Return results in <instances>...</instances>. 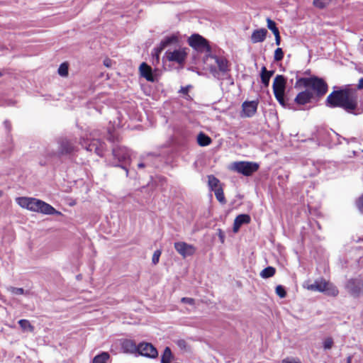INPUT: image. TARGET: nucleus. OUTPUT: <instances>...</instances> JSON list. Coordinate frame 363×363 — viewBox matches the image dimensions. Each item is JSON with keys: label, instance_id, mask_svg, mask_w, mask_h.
Returning a JSON list of instances; mask_svg holds the SVG:
<instances>
[{"label": "nucleus", "instance_id": "obj_1", "mask_svg": "<svg viewBox=\"0 0 363 363\" xmlns=\"http://www.w3.org/2000/svg\"><path fill=\"white\" fill-rule=\"evenodd\" d=\"M325 105L329 108H341L348 113L358 114V93L350 84L334 90L327 97Z\"/></svg>", "mask_w": 363, "mask_h": 363}, {"label": "nucleus", "instance_id": "obj_2", "mask_svg": "<svg viewBox=\"0 0 363 363\" xmlns=\"http://www.w3.org/2000/svg\"><path fill=\"white\" fill-rule=\"evenodd\" d=\"M203 69L209 71L212 76L222 80L229 75L231 64L223 55L214 52L212 50L203 57Z\"/></svg>", "mask_w": 363, "mask_h": 363}, {"label": "nucleus", "instance_id": "obj_3", "mask_svg": "<svg viewBox=\"0 0 363 363\" xmlns=\"http://www.w3.org/2000/svg\"><path fill=\"white\" fill-rule=\"evenodd\" d=\"M16 203L22 208H25L28 211L42 213L44 215H61V212L57 211L49 203L34 198L21 196L16 198Z\"/></svg>", "mask_w": 363, "mask_h": 363}, {"label": "nucleus", "instance_id": "obj_4", "mask_svg": "<svg viewBox=\"0 0 363 363\" xmlns=\"http://www.w3.org/2000/svg\"><path fill=\"white\" fill-rule=\"evenodd\" d=\"M303 86L311 89L317 97L325 95L328 91L327 83L321 78L318 77H301L296 80L295 87Z\"/></svg>", "mask_w": 363, "mask_h": 363}, {"label": "nucleus", "instance_id": "obj_5", "mask_svg": "<svg viewBox=\"0 0 363 363\" xmlns=\"http://www.w3.org/2000/svg\"><path fill=\"white\" fill-rule=\"evenodd\" d=\"M305 284L308 290L323 292L329 296L336 297L339 294L337 288L333 283L323 278L316 279L313 283L308 281Z\"/></svg>", "mask_w": 363, "mask_h": 363}, {"label": "nucleus", "instance_id": "obj_6", "mask_svg": "<svg viewBox=\"0 0 363 363\" xmlns=\"http://www.w3.org/2000/svg\"><path fill=\"white\" fill-rule=\"evenodd\" d=\"M286 80L284 76L278 74L274 79L272 89L274 96L279 103L283 106H289L288 99H285L284 93L286 89Z\"/></svg>", "mask_w": 363, "mask_h": 363}, {"label": "nucleus", "instance_id": "obj_7", "mask_svg": "<svg viewBox=\"0 0 363 363\" xmlns=\"http://www.w3.org/2000/svg\"><path fill=\"white\" fill-rule=\"evenodd\" d=\"M189 45L199 52L208 54L212 50L208 41L199 34L194 33L188 38Z\"/></svg>", "mask_w": 363, "mask_h": 363}, {"label": "nucleus", "instance_id": "obj_8", "mask_svg": "<svg viewBox=\"0 0 363 363\" xmlns=\"http://www.w3.org/2000/svg\"><path fill=\"white\" fill-rule=\"evenodd\" d=\"M259 169V164L253 162H235L232 164L231 169L245 176H250Z\"/></svg>", "mask_w": 363, "mask_h": 363}, {"label": "nucleus", "instance_id": "obj_9", "mask_svg": "<svg viewBox=\"0 0 363 363\" xmlns=\"http://www.w3.org/2000/svg\"><path fill=\"white\" fill-rule=\"evenodd\" d=\"M74 150V143L72 140L62 138L57 140V150L56 154L59 156L70 154Z\"/></svg>", "mask_w": 363, "mask_h": 363}, {"label": "nucleus", "instance_id": "obj_10", "mask_svg": "<svg viewBox=\"0 0 363 363\" xmlns=\"http://www.w3.org/2000/svg\"><path fill=\"white\" fill-rule=\"evenodd\" d=\"M346 288L352 296L358 297L363 293V279H351L347 281Z\"/></svg>", "mask_w": 363, "mask_h": 363}, {"label": "nucleus", "instance_id": "obj_11", "mask_svg": "<svg viewBox=\"0 0 363 363\" xmlns=\"http://www.w3.org/2000/svg\"><path fill=\"white\" fill-rule=\"evenodd\" d=\"M138 352L142 355L150 358H156L158 355L157 349L148 342H141L138 345Z\"/></svg>", "mask_w": 363, "mask_h": 363}, {"label": "nucleus", "instance_id": "obj_12", "mask_svg": "<svg viewBox=\"0 0 363 363\" xmlns=\"http://www.w3.org/2000/svg\"><path fill=\"white\" fill-rule=\"evenodd\" d=\"M179 43V38L176 35H172L170 37H167L163 41H162L158 48L154 49L152 55L155 56L157 60H159L160 53L164 50L165 48L168 46L174 45L176 43Z\"/></svg>", "mask_w": 363, "mask_h": 363}, {"label": "nucleus", "instance_id": "obj_13", "mask_svg": "<svg viewBox=\"0 0 363 363\" xmlns=\"http://www.w3.org/2000/svg\"><path fill=\"white\" fill-rule=\"evenodd\" d=\"M314 99V94L309 89H306L297 94L294 99L296 105L303 106L309 104Z\"/></svg>", "mask_w": 363, "mask_h": 363}, {"label": "nucleus", "instance_id": "obj_14", "mask_svg": "<svg viewBox=\"0 0 363 363\" xmlns=\"http://www.w3.org/2000/svg\"><path fill=\"white\" fill-rule=\"evenodd\" d=\"M258 103L255 101H245L242 104V117H252L257 112Z\"/></svg>", "mask_w": 363, "mask_h": 363}, {"label": "nucleus", "instance_id": "obj_15", "mask_svg": "<svg viewBox=\"0 0 363 363\" xmlns=\"http://www.w3.org/2000/svg\"><path fill=\"white\" fill-rule=\"evenodd\" d=\"M165 57L169 62H176L179 65L182 64V50L181 47L178 45L177 48L172 49L169 48L166 53Z\"/></svg>", "mask_w": 363, "mask_h": 363}, {"label": "nucleus", "instance_id": "obj_16", "mask_svg": "<svg viewBox=\"0 0 363 363\" xmlns=\"http://www.w3.org/2000/svg\"><path fill=\"white\" fill-rule=\"evenodd\" d=\"M251 221V218L248 214H240L234 220L233 230L237 233L242 225L248 224Z\"/></svg>", "mask_w": 363, "mask_h": 363}, {"label": "nucleus", "instance_id": "obj_17", "mask_svg": "<svg viewBox=\"0 0 363 363\" xmlns=\"http://www.w3.org/2000/svg\"><path fill=\"white\" fill-rule=\"evenodd\" d=\"M141 77H144L148 82H154L155 78L152 74V68L145 62H143L139 67Z\"/></svg>", "mask_w": 363, "mask_h": 363}, {"label": "nucleus", "instance_id": "obj_18", "mask_svg": "<svg viewBox=\"0 0 363 363\" xmlns=\"http://www.w3.org/2000/svg\"><path fill=\"white\" fill-rule=\"evenodd\" d=\"M267 33V30L265 28L255 30L251 35V41L253 43L263 42L266 38Z\"/></svg>", "mask_w": 363, "mask_h": 363}, {"label": "nucleus", "instance_id": "obj_19", "mask_svg": "<svg viewBox=\"0 0 363 363\" xmlns=\"http://www.w3.org/2000/svg\"><path fill=\"white\" fill-rule=\"evenodd\" d=\"M122 350L126 353H135L138 350V345L131 340H124L121 344Z\"/></svg>", "mask_w": 363, "mask_h": 363}, {"label": "nucleus", "instance_id": "obj_20", "mask_svg": "<svg viewBox=\"0 0 363 363\" xmlns=\"http://www.w3.org/2000/svg\"><path fill=\"white\" fill-rule=\"evenodd\" d=\"M18 324L23 332H34L35 328L28 320L21 319L18 320Z\"/></svg>", "mask_w": 363, "mask_h": 363}, {"label": "nucleus", "instance_id": "obj_21", "mask_svg": "<svg viewBox=\"0 0 363 363\" xmlns=\"http://www.w3.org/2000/svg\"><path fill=\"white\" fill-rule=\"evenodd\" d=\"M197 142L200 146L205 147L212 142L211 138L203 133H200L197 136Z\"/></svg>", "mask_w": 363, "mask_h": 363}, {"label": "nucleus", "instance_id": "obj_22", "mask_svg": "<svg viewBox=\"0 0 363 363\" xmlns=\"http://www.w3.org/2000/svg\"><path fill=\"white\" fill-rule=\"evenodd\" d=\"M113 155L119 160L122 161L126 160L130 157L128 151L123 149L113 150Z\"/></svg>", "mask_w": 363, "mask_h": 363}, {"label": "nucleus", "instance_id": "obj_23", "mask_svg": "<svg viewBox=\"0 0 363 363\" xmlns=\"http://www.w3.org/2000/svg\"><path fill=\"white\" fill-rule=\"evenodd\" d=\"M208 184L211 191H213L216 188H220V183L218 179L213 175L208 176Z\"/></svg>", "mask_w": 363, "mask_h": 363}, {"label": "nucleus", "instance_id": "obj_24", "mask_svg": "<svg viewBox=\"0 0 363 363\" xmlns=\"http://www.w3.org/2000/svg\"><path fill=\"white\" fill-rule=\"evenodd\" d=\"M173 359L172 353L169 347H166L161 357V363H171Z\"/></svg>", "mask_w": 363, "mask_h": 363}, {"label": "nucleus", "instance_id": "obj_25", "mask_svg": "<svg viewBox=\"0 0 363 363\" xmlns=\"http://www.w3.org/2000/svg\"><path fill=\"white\" fill-rule=\"evenodd\" d=\"M109 358V354L106 352H103L94 357L92 363H106Z\"/></svg>", "mask_w": 363, "mask_h": 363}, {"label": "nucleus", "instance_id": "obj_26", "mask_svg": "<svg viewBox=\"0 0 363 363\" xmlns=\"http://www.w3.org/2000/svg\"><path fill=\"white\" fill-rule=\"evenodd\" d=\"M213 191H214L215 196L217 200L222 204H225L226 203L225 198L224 196L223 190L222 187L216 188Z\"/></svg>", "mask_w": 363, "mask_h": 363}, {"label": "nucleus", "instance_id": "obj_27", "mask_svg": "<svg viewBox=\"0 0 363 363\" xmlns=\"http://www.w3.org/2000/svg\"><path fill=\"white\" fill-rule=\"evenodd\" d=\"M195 250L196 249L193 245L183 242V257L192 255Z\"/></svg>", "mask_w": 363, "mask_h": 363}, {"label": "nucleus", "instance_id": "obj_28", "mask_svg": "<svg viewBox=\"0 0 363 363\" xmlns=\"http://www.w3.org/2000/svg\"><path fill=\"white\" fill-rule=\"evenodd\" d=\"M261 82L264 86H268L269 84L270 77L266 74V67L263 66L260 73Z\"/></svg>", "mask_w": 363, "mask_h": 363}, {"label": "nucleus", "instance_id": "obj_29", "mask_svg": "<svg viewBox=\"0 0 363 363\" xmlns=\"http://www.w3.org/2000/svg\"><path fill=\"white\" fill-rule=\"evenodd\" d=\"M267 28L273 33L274 35L279 33V30L277 27L276 23L268 18L267 19Z\"/></svg>", "mask_w": 363, "mask_h": 363}, {"label": "nucleus", "instance_id": "obj_30", "mask_svg": "<svg viewBox=\"0 0 363 363\" xmlns=\"http://www.w3.org/2000/svg\"><path fill=\"white\" fill-rule=\"evenodd\" d=\"M331 0H313V4L318 9L325 8L330 2Z\"/></svg>", "mask_w": 363, "mask_h": 363}, {"label": "nucleus", "instance_id": "obj_31", "mask_svg": "<svg viewBox=\"0 0 363 363\" xmlns=\"http://www.w3.org/2000/svg\"><path fill=\"white\" fill-rule=\"evenodd\" d=\"M57 72L60 76L67 77L68 75V65L67 63H62Z\"/></svg>", "mask_w": 363, "mask_h": 363}, {"label": "nucleus", "instance_id": "obj_32", "mask_svg": "<svg viewBox=\"0 0 363 363\" xmlns=\"http://www.w3.org/2000/svg\"><path fill=\"white\" fill-rule=\"evenodd\" d=\"M334 345V342L332 337H328L325 338L323 341V348L325 350H330L333 347Z\"/></svg>", "mask_w": 363, "mask_h": 363}, {"label": "nucleus", "instance_id": "obj_33", "mask_svg": "<svg viewBox=\"0 0 363 363\" xmlns=\"http://www.w3.org/2000/svg\"><path fill=\"white\" fill-rule=\"evenodd\" d=\"M284 57V52L281 48H278L274 52V60L277 62L281 61Z\"/></svg>", "mask_w": 363, "mask_h": 363}, {"label": "nucleus", "instance_id": "obj_34", "mask_svg": "<svg viewBox=\"0 0 363 363\" xmlns=\"http://www.w3.org/2000/svg\"><path fill=\"white\" fill-rule=\"evenodd\" d=\"M161 254H162L161 250H157L154 252L152 257V262L154 264H156L158 263Z\"/></svg>", "mask_w": 363, "mask_h": 363}, {"label": "nucleus", "instance_id": "obj_35", "mask_svg": "<svg viewBox=\"0 0 363 363\" xmlns=\"http://www.w3.org/2000/svg\"><path fill=\"white\" fill-rule=\"evenodd\" d=\"M276 294L280 297V298H284L286 296V292L284 289V288L281 285H278L276 287Z\"/></svg>", "mask_w": 363, "mask_h": 363}, {"label": "nucleus", "instance_id": "obj_36", "mask_svg": "<svg viewBox=\"0 0 363 363\" xmlns=\"http://www.w3.org/2000/svg\"><path fill=\"white\" fill-rule=\"evenodd\" d=\"M191 86H186V87H183V99H185L188 101H191L193 99L192 96L188 94V91Z\"/></svg>", "mask_w": 363, "mask_h": 363}, {"label": "nucleus", "instance_id": "obj_37", "mask_svg": "<svg viewBox=\"0 0 363 363\" xmlns=\"http://www.w3.org/2000/svg\"><path fill=\"white\" fill-rule=\"evenodd\" d=\"M9 291L15 295H21L24 294V289L23 288L11 287Z\"/></svg>", "mask_w": 363, "mask_h": 363}, {"label": "nucleus", "instance_id": "obj_38", "mask_svg": "<svg viewBox=\"0 0 363 363\" xmlns=\"http://www.w3.org/2000/svg\"><path fill=\"white\" fill-rule=\"evenodd\" d=\"M357 206L359 210L362 213H363V194L359 198L358 201H357Z\"/></svg>", "mask_w": 363, "mask_h": 363}, {"label": "nucleus", "instance_id": "obj_39", "mask_svg": "<svg viewBox=\"0 0 363 363\" xmlns=\"http://www.w3.org/2000/svg\"><path fill=\"white\" fill-rule=\"evenodd\" d=\"M281 363H301V362L298 359L286 358L282 360Z\"/></svg>", "mask_w": 363, "mask_h": 363}, {"label": "nucleus", "instance_id": "obj_40", "mask_svg": "<svg viewBox=\"0 0 363 363\" xmlns=\"http://www.w3.org/2000/svg\"><path fill=\"white\" fill-rule=\"evenodd\" d=\"M218 238H219L221 243H223L225 241V234L222 231V230H220V229L218 230Z\"/></svg>", "mask_w": 363, "mask_h": 363}, {"label": "nucleus", "instance_id": "obj_41", "mask_svg": "<svg viewBox=\"0 0 363 363\" xmlns=\"http://www.w3.org/2000/svg\"><path fill=\"white\" fill-rule=\"evenodd\" d=\"M261 272H275V269L272 267H268L263 269Z\"/></svg>", "mask_w": 363, "mask_h": 363}, {"label": "nucleus", "instance_id": "obj_42", "mask_svg": "<svg viewBox=\"0 0 363 363\" xmlns=\"http://www.w3.org/2000/svg\"><path fill=\"white\" fill-rule=\"evenodd\" d=\"M275 37V43L277 45H279L281 43V37L279 33H277L274 35Z\"/></svg>", "mask_w": 363, "mask_h": 363}, {"label": "nucleus", "instance_id": "obj_43", "mask_svg": "<svg viewBox=\"0 0 363 363\" xmlns=\"http://www.w3.org/2000/svg\"><path fill=\"white\" fill-rule=\"evenodd\" d=\"M183 303L194 304V300L193 298L183 297Z\"/></svg>", "mask_w": 363, "mask_h": 363}, {"label": "nucleus", "instance_id": "obj_44", "mask_svg": "<svg viewBox=\"0 0 363 363\" xmlns=\"http://www.w3.org/2000/svg\"><path fill=\"white\" fill-rule=\"evenodd\" d=\"M174 247H175L177 251L179 253L182 254V244L180 242H176L174 244Z\"/></svg>", "mask_w": 363, "mask_h": 363}, {"label": "nucleus", "instance_id": "obj_45", "mask_svg": "<svg viewBox=\"0 0 363 363\" xmlns=\"http://www.w3.org/2000/svg\"><path fill=\"white\" fill-rule=\"evenodd\" d=\"M357 90V89H363V78H361L359 80V82L357 84V87L355 88Z\"/></svg>", "mask_w": 363, "mask_h": 363}, {"label": "nucleus", "instance_id": "obj_46", "mask_svg": "<svg viewBox=\"0 0 363 363\" xmlns=\"http://www.w3.org/2000/svg\"><path fill=\"white\" fill-rule=\"evenodd\" d=\"M104 65L107 67H111V60L110 59H105L104 61Z\"/></svg>", "mask_w": 363, "mask_h": 363}, {"label": "nucleus", "instance_id": "obj_47", "mask_svg": "<svg viewBox=\"0 0 363 363\" xmlns=\"http://www.w3.org/2000/svg\"><path fill=\"white\" fill-rule=\"evenodd\" d=\"M354 241L356 242V243H358L359 244V245L358 246V247H363V238H358L357 240H354Z\"/></svg>", "mask_w": 363, "mask_h": 363}, {"label": "nucleus", "instance_id": "obj_48", "mask_svg": "<svg viewBox=\"0 0 363 363\" xmlns=\"http://www.w3.org/2000/svg\"><path fill=\"white\" fill-rule=\"evenodd\" d=\"M262 278L267 279L272 277L274 274H260Z\"/></svg>", "mask_w": 363, "mask_h": 363}, {"label": "nucleus", "instance_id": "obj_49", "mask_svg": "<svg viewBox=\"0 0 363 363\" xmlns=\"http://www.w3.org/2000/svg\"><path fill=\"white\" fill-rule=\"evenodd\" d=\"M266 74L271 78L274 75V70L268 71L266 69Z\"/></svg>", "mask_w": 363, "mask_h": 363}, {"label": "nucleus", "instance_id": "obj_50", "mask_svg": "<svg viewBox=\"0 0 363 363\" xmlns=\"http://www.w3.org/2000/svg\"><path fill=\"white\" fill-rule=\"evenodd\" d=\"M182 53H183V59H184L185 55H186V54H187L186 52V48H183Z\"/></svg>", "mask_w": 363, "mask_h": 363}, {"label": "nucleus", "instance_id": "obj_51", "mask_svg": "<svg viewBox=\"0 0 363 363\" xmlns=\"http://www.w3.org/2000/svg\"><path fill=\"white\" fill-rule=\"evenodd\" d=\"M145 167V164H144L143 163H139V164H138V167H139V168H143V167Z\"/></svg>", "mask_w": 363, "mask_h": 363}, {"label": "nucleus", "instance_id": "obj_52", "mask_svg": "<svg viewBox=\"0 0 363 363\" xmlns=\"http://www.w3.org/2000/svg\"><path fill=\"white\" fill-rule=\"evenodd\" d=\"M288 104H289V108H293V107L291 106V104H289L288 102ZM289 108V106H287ZM296 108H294V110H296Z\"/></svg>", "mask_w": 363, "mask_h": 363}, {"label": "nucleus", "instance_id": "obj_53", "mask_svg": "<svg viewBox=\"0 0 363 363\" xmlns=\"http://www.w3.org/2000/svg\"><path fill=\"white\" fill-rule=\"evenodd\" d=\"M359 262H361L362 264H363V258H360L359 260Z\"/></svg>", "mask_w": 363, "mask_h": 363}, {"label": "nucleus", "instance_id": "obj_54", "mask_svg": "<svg viewBox=\"0 0 363 363\" xmlns=\"http://www.w3.org/2000/svg\"><path fill=\"white\" fill-rule=\"evenodd\" d=\"M77 279H81V275H80V274L77 275Z\"/></svg>", "mask_w": 363, "mask_h": 363}, {"label": "nucleus", "instance_id": "obj_55", "mask_svg": "<svg viewBox=\"0 0 363 363\" xmlns=\"http://www.w3.org/2000/svg\"><path fill=\"white\" fill-rule=\"evenodd\" d=\"M3 195V191H0V197H1Z\"/></svg>", "mask_w": 363, "mask_h": 363}, {"label": "nucleus", "instance_id": "obj_56", "mask_svg": "<svg viewBox=\"0 0 363 363\" xmlns=\"http://www.w3.org/2000/svg\"><path fill=\"white\" fill-rule=\"evenodd\" d=\"M347 363H350V357H349Z\"/></svg>", "mask_w": 363, "mask_h": 363}, {"label": "nucleus", "instance_id": "obj_57", "mask_svg": "<svg viewBox=\"0 0 363 363\" xmlns=\"http://www.w3.org/2000/svg\"><path fill=\"white\" fill-rule=\"evenodd\" d=\"M1 75H2V74H1V72H0V77H1Z\"/></svg>", "mask_w": 363, "mask_h": 363}]
</instances>
